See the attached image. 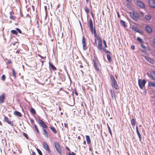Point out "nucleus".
Here are the masks:
<instances>
[{
  "mask_svg": "<svg viewBox=\"0 0 155 155\" xmlns=\"http://www.w3.org/2000/svg\"><path fill=\"white\" fill-rule=\"evenodd\" d=\"M88 24L89 26L91 33L92 34H94V36L96 38L94 39V41L95 43L97 45V40L98 41H102V38L99 35H97L96 29L94 27V28L93 27V21L91 18L89 19V21H88Z\"/></svg>",
  "mask_w": 155,
  "mask_h": 155,
  "instance_id": "f257e3e1",
  "label": "nucleus"
},
{
  "mask_svg": "<svg viewBox=\"0 0 155 155\" xmlns=\"http://www.w3.org/2000/svg\"><path fill=\"white\" fill-rule=\"evenodd\" d=\"M38 123L42 127L43 135L45 138H48V133L46 130L48 128V126L43 121L40 119L38 120Z\"/></svg>",
  "mask_w": 155,
  "mask_h": 155,
  "instance_id": "f03ea898",
  "label": "nucleus"
},
{
  "mask_svg": "<svg viewBox=\"0 0 155 155\" xmlns=\"http://www.w3.org/2000/svg\"><path fill=\"white\" fill-rule=\"evenodd\" d=\"M110 79L111 82V85L116 90L119 89V86L115 80L114 76L113 75L110 76Z\"/></svg>",
  "mask_w": 155,
  "mask_h": 155,
  "instance_id": "7ed1b4c3",
  "label": "nucleus"
},
{
  "mask_svg": "<svg viewBox=\"0 0 155 155\" xmlns=\"http://www.w3.org/2000/svg\"><path fill=\"white\" fill-rule=\"evenodd\" d=\"M93 61L94 63V66L95 69L98 71L99 70V66L100 65V62L97 57L96 56H94Z\"/></svg>",
  "mask_w": 155,
  "mask_h": 155,
  "instance_id": "20e7f679",
  "label": "nucleus"
},
{
  "mask_svg": "<svg viewBox=\"0 0 155 155\" xmlns=\"http://www.w3.org/2000/svg\"><path fill=\"white\" fill-rule=\"evenodd\" d=\"M130 15L131 18L135 21H137V19L140 17L139 14L135 12H130Z\"/></svg>",
  "mask_w": 155,
  "mask_h": 155,
  "instance_id": "39448f33",
  "label": "nucleus"
},
{
  "mask_svg": "<svg viewBox=\"0 0 155 155\" xmlns=\"http://www.w3.org/2000/svg\"><path fill=\"white\" fill-rule=\"evenodd\" d=\"M54 146L56 150L60 154H61V147L59 144V142H54Z\"/></svg>",
  "mask_w": 155,
  "mask_h": 155,
  "instance_id": "423d86ee",
  "label": "nucleus"
},
{
  "mask_svg": "<svg viewBox=\"0 0 155 155\" xmlns=\"http://www.w3.org/2000/svg\"><path fill=\"white\" fill-rule=\"evenodd\" d=\"M146 81L145 79L141 80L139 79L138 80V83L141 89H143L145 87V84L146 83Z\"/></svg>",
  "mask_w": 155,
  "mask_h": 155,
  "instance_id": "0eeeda50",
  "label": "nucleus"
},
{
  "mask_svg": "<svg viewBox=\"0 0 155 155\" xmlns=\"http://www.w3.org/2000/svg\"><path fill=\"white\" fill-rule=\"evenodd\" d=\"M6 94L5 93L0 95V104H2L5 102L6 98Z\"/></svg>",
  "mask_w": 155,
  "mask_h": 155,
  "instance_id": "6e6552de",
  "label": "nucleus"
},
{
  "mask_svg": "<svg viewBox=\"0 0 155 155\" xmlns=\"http://www.w3.org/2000/svg\"><path fill=\"white\" fill-rule=\"evenodd\" d=\"M43 147L46 151H47L49 153L50 152V150L49 147L46 142L45 141L43 142Z\"/></svg>",
  "mask_w": 155,
  "mask_h": 155,
  "instance_id": "1a4fd4ad",
  "label": "nucleus"
},
{
  "mask_svg": "<svg viewBox=\"0 0 155 155\" xmlns=\"http://www.w3.org/2000/svg\"><path fill=\"white\" fill-rule=\"evenodd\" d=\"M82 43L83 44V48L84 50H86L87 48L86 46L87 44L86 42V39L84 36H83L82 38Z\"/></svg>",
  "mask_w": 155,
  "mask_h": 155,
  "instance_id": "9d476101",
  "label": "nucleus"
},
{
  "mask_svg": "<svg viewBox=\"0 0 155 155\" xmlns=\"http://www.w3.org/2000/svg\"><path fill=\"white\" fill-rule=\"evenodd\" d=\"M4 121L10 125L12 126H13L14 123L13 121L10 120L8 117L5 116L4 117Z\"/></svg>",
  "mask_w": 155,
  "mask_h": 155,
  "instance_id": "9b49d317",
  "label": "nucleus"
},
{
  "mask_svg": "<svg viewBox=\"0 0 155 155\" xmlns=\"http://www.w3.org/2000/svg\"><path fill=\"white\" fill-rule=\"evenodd\" d=\"M136 4L137 6L139 7L140 8H145L144 4L139 1L137 0V1Z\"/></svg>",
  "mask_w": 155,
  "mask_h": 155,
  "instance_id": "f8f14e48",
  "label": "nucleus"
},
{
  "mask_svg": "<svg viewBox=\"0 0 155 155\" xmlns=\"http://www.w3.org/2000/svg\"><path fill=\"white\" fill-rule=\"evenodd\" d=\"M132 29L134 31L137 32H139L141 34H142L143 33L142 31L141 30L137 27H132Z\"/></svg>",
  "mask_w": 155,
  "mask_h": 155,
  "instance_id": "ddd939ff",
  "label": "nucleus"
},
{
  "mask_svg": "<svg viewBox=\"0 0 155 155\" xmlns=\"http://www.w3.org/2000/svg\"><path fill=\"white\" fill-rule=\"evenodd\" d=\"M150 6L153 8H155V2L153 0H149L148 2Z\"/></svg>",
  "mask_w": 155,
  "mask_h": 155,
  "instance_id": "4468645a",
  "label": "nucleus"
},
{
  "mask_svg": "<svg viewBox=\"0 0 155 155\" xmlns=\"http://www.w3.org/2000/svg\"><path fill=\"white\" fill-rule=\"evenodd\" d=\"M110 92L111 94L112 99L115 100H116V97L115 93L113 89H111L110 90Z\"/></svg>",
  "mask_w": 155,
  "mask_h": 155,
  "instance_id": "2eb2a0df",
  "label": "nucleus"
},
{
  "mask_svg": "<svg viewBox=\"0 0 155 155\" xmlns=\"http://www.w3.org/2000/svg\"><path fill=\"white\" fill-rule=\"evenodd\" d=\"M145 29L146 31L148 33H151L152 31V28L149 26L147 25L146 26Z\"/></svg>",
  "mask_w": 155,
  "mask_h": 155,
  "instance_id": "dca6fc26",
  "label": "nucleus"
},
{
  "mask_svg": "<svg viewBox=\"0 0 155 155\" xmlns=\"http://www.w3.org/2000/svg\"><path fill=\"white\" fill-rule=\"evenodd\" d=\"M149 77L152 79L155 80V71H152L150 73Z\"/></svg>",
  "mask_w": 155,
  "mask_h": 155,
  "instance_id": "f3484780",
  "label": "nucleus"
},
{
  "mask_svg": "<svg viewBox=\"0 0 155 155\" xmlns=\"http://www.w3.org/2000/svg\"><path fill=\"white\" fill-rule=\"evenodd\" d=\"M97 48L99 50H102L103 48L102 47V41H98Z\"/></svg>",
  "mask_w": 155,
  "mask_h": 155,
  "instance_id": "a211bd4d",
  "label": "nucleus"
},
{
  "mask_svg": "<svg viewBox=\"0 0 155 155\" xmlns=\"http://www.w3.org/2000/svg\"><path fill=\"white\" fill-rule=\"evenodd\" d=\"M49 67H51V69L54 71H55L57 70L56 68L50 62H49Z\"/></svg>",
  "mask_w": 155,
  "mask_h": 155,
  "instance_id": "6ab92c4d",
  "label": "nucleus"
},
{
  "mask_svg": "<svg viewBox=\"0 0 155 155\" xmlns=\"http://www.w3.org/2000/svg\"><path fill=\"white\" fill-rule=\"evenodd\" d=\"M145 59L148 62L150 63L151 64H153V61L152 59L149 58L148 57H145Z\"/></svg>",
  "mask_w": 155,
  "mask_h": 155,
  "instance_id": "aec40b11",
  "label": "nucleus"
},
{
  "mask_svg": "<svg viewBox=\"0 0 155 155\" xmlns=\"http://www.w3.org/2000/svg\"><path fill=\"white\" fill-rule=\"evenodd\" d=\"M14 114L15 115L20 117H21L22 116L20 112L17 111H15L14 112Z\"/></svg>",
  "mask_w": 155,
  "mask_h": 155,
  "instance_id": "412c9836",
  "label": "nucleus"
},
{
  "mask_svg": "<svg viewBox=\"0 0 155 155\" xmlns=\"http://www.w3.org/2000/svg\"><path fill=\"white\" fill-rule=\"evenodd\" d=\"M151 15L149 14L146 15L145 16V18L147 20H150L151 19Z\"/></svg>",
  "mask_w": 155,
  "mask_h": 155,
  "instance_id": "4be33fe9",
  "label": "nucleus"
},
{
  "mask_svg": "<svg viewBox=\"0 0 155 155\" xmlns=\"http://www.w3.org/2000/svg\"><path fill=\"white\" fill-rule=\"evenodd\" d=\"M86 140L87 141V143L89 144L91 143V140L89 136H86Z\"/></svg>",
  "mask_w": 155,
  "mask_h": 155,
  "instance_id": "5701e85b",
  "label": "nucleus"
},
{
  "mask_svg": "<svg viewBox=\"0 0 155 155\" xmlns=\"http://www.w3.org/2000/svg\"><path fill=\"white\" fill-rule=\"evenodd\" d=\"M49 128L52 130L54 133L56 134L57 133V131L55 129L53 126L50 127Z\"/></svg>",
  "mask_w": 155,
  "mask_h": 155,
  "instance_id": "b1692460",
  "label": "nucleus"
},
{
  "mask_svg": "<svg viewBox=\"0 0 155 155\" xmlns=\"http://www.w3.org/2000/svg\"><path fill=\"white\" fill-rule=\"evenodd\" d=\"M33 125L36 131H37V133L39 134L40 133V131L38 129V128L37 127V126L35 124H33Z\"/></svg>",
  "mask_w": 155,
  "mask_h": 155,
  "instance_id": "393cba45",
  "label": "nucleus"
},
{
  "mask_svg": "<svg viewBox=\"0 0 155 155\" xmlns=\"http://www.w3.org/2000/svg\"><path fill=\"white\" fill-rule=\"evenodd\" d=\"M131 123L132 126H135V125L136 121L134 118H133L131 120Z\"/></svg>",
  "mask_w": 155,
  "mask_h": 155,
  "instance_id": "a878e982",
  "label": "nucleus"
},
{
  "mask_svg": "<svg viewBox=\"0 0 155 155\" xmlns=\"http://www.w3.org/2000/svg\"><path fill=\"white\" fill-rule=\"evenodd\" d=\"M12 75L14 76V78H16V73L15 71V70L13 68H12Z\"/></svg>",
  "mask_w": 155,
  "mask_h": 155,
  "instance_id": "bb28decb",
  "label": "nucleus"
},
{
  "mask_svg": "<svg viewBox=\"0 0 155 155\" xmlns=\"http://www.w3.org/2000/svg\"><path fill=\"white\" fill-rule=\"evenodd\" d=\"M149 85L155 87V82H150L149 83Z\"/></svg>",
  "mask_w": 155,
  "mask_h": 155,
  "instance_id": "cd10ccee",
  "label": "nucleus"
},
{
  "mask_svg": "<svg viewBox=\"0 0 155 155\" xmlns=\"http://www.w3.org/2000/svg\"><path fill=\"white\" fill-rule=\"evenodd\" d=\"M84 10L85 12L87 13L88 14L90 12V10L89 8L87 7V6H85Z\"/></svg>",
  "mask_w": 155,
  "mask_h": 155,
  "instance_id": "c85d7f7f",
  "label": "nucleus"
},
{
  "mask_svg": "<svg viewBox=\"0 0 155 155\" xmlns=\"http://www.w3.org/2000/svg\"><path fill=\"white\" fill-rule=\"evenodd\" d=\"M110 55H111V54H107V58L108 61L109 62H111V59Z\"/></svg>",
  "mask_w": 155,
  "mask_h": 155,
  "instance_id": "c756f323",
  "label": "nucleus"
},
{
  "mask_svg": "<svg viewBox=\"0 0 155 155\" xmlns=\"http://www.w3.org/2000/svg\"><path fill=\"white\" fill-rule=\"evenodd\" d=\"M11 32L12 34L15 35H18V32L15 30H12L11 31Z\"/></svg>",
  "mask_w": 155,
  "mask_h": 155,
  "instance_id": "7c9ffc66",
  "label": "nucleus"
},
{
  "mask_svg": "<svg viewBox=\"0 0 155 155\" xmlns=\"http://www.w3.org/2000/svg\"><path fill=\"white\" fill-rule=\"evenodd\" d=\"M102 50H103L106 53H109L110 54H111V53L110 51H109L106 50V48H103Z\"/></svg>",
  "mask_w": 155,
  "mask_h": 155,
  "instance_id": "2f4dec72",
  "label": "nucleus"
},
{
  "mask_svg": "<svg viewBox=\"0 0 155 155\" xmlns=\"http://www.w3.org/2000/svg\"><path fill=\"white\" fill-rule=\"evenodd\" d=\"M31 112L33 114H35L36 113L35 110L32 107H31Z\"/></svg>",
  "mask_w": 155,
  "mask_h": 155,
  "instance_id": "473e14b6",
  "label": "nucleus"
},
{
  "mask_svg": "<svg viewBox=\"0 0 155 155\" xmlns=\"http://www.w3.org/2000/svg\"><path fill=\"white\" fill-rule=\"evenodd\" d=\"M120 23L121 25H122L124 27H126L125 22L124 21L121 20L120 21Z\"/></svg>",
  "mask_w": 155,
  "mask_h": 155,
  "instance_id": "72a5a7b5",
  "label": "nucleus"
},
{
  "mask_svg": "<svg viewBox=\"0 0 155 155\" xmlns=\"http://www.w3.org/2000/svg\"><path fill=\"white\" fill-rule=\"evenodd\" d=\"M103 43H104V47H103V48H107V45L106 41L105 40H103Z\"/></svg>",
  "mask_w": 155,
  "mask_h": 155,
  "instance_id": "f704fd0d",
  "label": "nucleus"
},
{
  "mask_svg": "<svg viewBox=\"0 0 155 155\" xmlns=\"http://www.w3.org/2000/svg\"><path fill=\"white\" fill-rule=\"evenodd\" d=\"M107 125L108 128L109 133H110V135L112 136V132H111V130L110 127H109V125L108 124H107Z\"/></svg>",
  "mask_w": 155,
  "mask_h": 155,
  "instance_id": "c9c22d12",
  "label": "nucleus"
},
{
  "mask_svg": "<svg viewBox=\"0 0 155 155\" xmlns=\"http://www.w3.org/2000/svg\"><path fill=\"white\" fill-rule=\"evenodd\" d=\"M36 150L39 155H43L42 153L40 150L38 148H37L36 149Z\"/></svg>",
  "mask_w": 155,
  "mask_h": 155,
  "instance_id": "e433bc0d",
  "label": "nucleus"
},
{
  "mask_svg": "<svg viewBox=\"0 0 155 155\" xmlns=\"http://www.w3.org/2000/svg\"><path fill=\"white\" fill-rule=\"evenodd\" d=\"M137 40L140 43H142L143 42L142 40L139 37H137Z\"/></svg>",
  "mask_w": 155,
  "mask_h": 155,
  "instance_id": "4c0bfd02",
  "label": "nucleus"
},
{
  "mask_svg": "<svg viewBox=\"0 0 155 155\" xmlns=\"http://www.w3.org/2000/svg\"><path fill=\"white\" fill-rule=\"evenodd\" d=\"M137 134L139 138V140L140 141H141V135H140V133L139 132H137Z\"/></svg>",
  "mask_w": 155,
  "mask_h": 155,
  "instance_id": "58836bf2",
  "label": "nucleus"
},
{
  "mask_svg": "<svg viewBox=\"0 0 155 155\" xmlns=\"http://www.w3.org/2000/svg\"><path fill=\"white\" fill-rule=\"evenodd\" d=\"M1 78L2 81H4L6 78L5 76V75H3L1 77Z\"/></svg>",
  "mask_w": 155,
  "mask_h": 155,
  "instance_id": "ea45409f",
  "label": "nucleus"
},
{
  "mask_svg": "<svg viewBox=\"0 0 155 155\" xmlns=\"http://www.w3.org/2000/svg\"><path fill=\"white\" fill-rule=\"evenodd\" d=\"M10 18L13 20H15V18L11 14H10Z\"/></svg>",
  "mask_w": 155,
  "mask_h": 155,
  "instance_id": "a19ab883",
  "label": "nucleus"
},
{
  "mask_svg": "<svg viewBox=\"0 0 155 155\" xmlns=\"http://www.w3.org/2000/svg\"><path fill=\"white\" fill-rule=\"evenodd\" d=\"M23 135H24V136L26 138V139H28V135H27V134H26L24 132L23 133Z\"/></svg>",
  "mask_w": 155,
  "mask_h": 155,
  "instance_id": "79ce46f5",
  "label": "nucleus"
},
{
  "mask_svg": "<svg viewBox=\"0 0 155 155\" xmlns=\"http://www.w3.org/2000/svg\"><path fill=\"white\" fill-rule=\"evenodd\" d=\"M16 30L20 34H21L22 33L21 31L18 28H16Z\"/></svg>",
  "mask_w": 155,
  "mask_h": 155,
  "instance_id": "37998d69",
  "label": "nucleus"
},
{
  "mask_svg": "<svg viewBox=\"0 0 155 155\" xmlns=\"http://www.w3.org/2000/svg\"><path fill=\"white\" fill-rule=\"evenodd\" d=\"M67 155H76L74 152H72V153H69Z\"/></svg>",
  "mask_w": 155,
  "mask_h": 155,
  "instance_id": "c03bdc74",
  "label": "nucleus"
},
{
  "mask_svg": "<svg viewBox=\"0 0 155 155\" xmlns=\"http://www.w3.org/2000/svg\"><path fill=\"white\" fill-rule=\"evenodd\" d=\"M7 63L8 64H11L12 63V61H11V60H8V61H7Z\"/></svg>",
  "mask_w": 155,
  "mask_h": 155,
  "instance_id": "a18cd8bd",
  "label": "nucleus"
},
{
  "mask_svg": "<svg viewBox=\"0 0 155 155\" xmlns=\"http://www.w3.org/2000/svg\"><path fill=\"white\" fill-rule=\"evenodd\" d=\"M131 48L133 50H134L135 49V46L134 45H132L131 46Z\"/></svg>",
  "mask_w": 155,
  "mask_h": 155,
  "instance_id": "49530a36",
  "label": "nucleus"
},
{
  "mask_svg": "<svg viewBox=\"0 0 155 155\" xmlns=\"http://www.w3.org/2000/svg\"><path fill=\"white\" fill-rule=\"evenodd\" d=\"M140 45H141V47H142L143 48H144V49L146 48L145 46L143 44H141Z\"/></svg>",
  "mask_w": 155,
  "mask_h": 155,
  "instance_id": "de8ad7c7",
  "label": "nucleus"
},
{
  "mask_svg": "<svg viewBox=\"0 0 155 155\" xmlns=\"http://www.w3.org/2000/svg\"><path fill=\"white\" fill-rule=\"evenodd\" d=\"M64 127L66 128H68V125L65 123H64Z\"/></svg>",
  "mask_w": 155,
  "mask_h": 155,
  "instance_id": "09e8293b",
  "label": "nucleus"
},
{
  "mask_svg": "<svg viewBox=\"0 0 155 155\" xmlns=\"http://www.w3.org/2000/svg\"><path fill=\"white\" fill-rule=\"evenodd\" d=\"M30 121H31V123H32L33 124H34V123H35L33 119H31Z\"/></svg>",
  "mask_w": 155,
  "mask_h": 155,
  "instance_id": "8fccbe9b",
  "label": "nucleus"
},
{
  "mask_svg": "<svg viewBox=\"0 0 155 155\" xmlns=\"http://www.w3.org/2000/svg\"><path fill=\"white\" fill-rule=\"evenodd\" d=\"M38 56L40 57H41V58L42 59H44L45 58L44 57H43V56H41V55H40V54H38Z\"/></svg>",
  "mask_w": 155,
  "mask_h": 155,
  "instance_id": "3c124183",
  "label": "nucleus"
},
{
  "mask_svg": "<svg viewBox=\"0 0 155 155\" xmlns=\"http://www.w3.org/2000/svg\"><path fill=\"white\" fill-rule=\"evenodd\" d=\"M31 8H32V9H33V11H35V7H34V6L33 5H32L31 6Z\"/></svg>",
  "mask_w": 155,
  "mask_h": 155,
  "instance_id": "603ef678",
  "label": "nucleus"
},
{
  "mask_svg": "<svg viewBox=\"0 0 155 155\" xmlns=\"http://www.w3.org/2000/svg\"><path fill=\"white\" fill-rule=\"evenodd\" d=\"M136 130L137 133L139 132V130H138V127L137 126L136 127Z\"/></svg>",
  "mask_w": 155,
  "mask_h": 155,
  "instance_id": "864d4df0",
  "label": "nucleus"
},
{
  "mask_svg": "<svg viewBox=\"0 0 155 155\" xmlns=\"http://www.w3.org/2000/svg\"><path fill=\"white\" fill-rule=\"evenodd\" d=\"M31 155H36V153L34 151H33Z\"/></svg>",
  "mask_w": 155,
  "mask_h": 155,
  "instance_id": "5fc2aeb1",
  "label": "nucleus"
},
{
  "mask_svg": "<svg viewBox=\"0 0 155 155\" xmlns=\"http://www.w3.org/2000/svg\"><path fill=\"white\" fill-rule=\"evenodd\" d=\"M153 45H155V39H153Z\"/></svg>",
  "mask_w": 155,
  "mask_h": 155,
  "instance_id": "6e6d98bb",
  "label": "nucleus"
},
{
  "mask_svg": "<svg viewBox=\"0 0 155 155\" xmlns=\"http://www.w3.org/2000/svg\"><path fill=\"white\" fill-rule=\"evenodd\" d=\"M117 16H118V18H120V15L119 14V13L118 12H117Z\"/></svg>",
  "mask_w": 155,
  "mask_h": 155,
  "instance_id": "4d7b16f0",
  "label": "nucleus"
},
{
  "mask_svg": "<svg viewBox=\"0 0 155 155\" xmlns=\"http://www.w3.org/2000/svg\"><path fill=\"white\" fill-rule=\"evenodd\" d=\"M91 16L93 17V18H94V15L93 13L92 12H91Z\"/></svg>",
  "mask_w": 155,
  "mask_h": 155,
  "instance_id": "13d9d810",
  "label": "nucleus"
},
{
  "mask_svg": "<svg viewBox=\"0 0 155 155\" xmlns=\"http://www.w3.org/2000/svg\"><path fill=\"white\" fill-rule=\"evenodd\" d=\"M75 94L77 95V96H78V93L77 91H75Z\"/></svg>",
  "mask_w": 155,
  "mask_h": 155,
  "instance_id": "bf43d9fd",
  "label": "nucleus"
},
{
  "mask_svg": "<svg viewBox=\"0 0 155 155\" xmlns=\"http://www.w3.org/2000/svg\"><path fill=\"white\" fill-rule=\"evenodd\" d=\"M66 149H67V150H70V149H69L68 148V147H66Z\"/></svg>",
  "mask_w": 155,
  "mask_h": 155,
  "instance_id": "052dcab7",
  "label": "nucleus"
},
{
  "mask_svg": "<svg viewBox=\"0 0 155 155\" xmlns=\"http://www.w3.org/2000/svg\"><path fill=\"white\" fill-rule=\"evenodd\" d=\"M59 111H61V108L60 107H59Z\"/></svg>",
  "mask_w": 155,
  "mask_h": 155,
  "instance_id": "680f3d73",
  "label": "nucleus"
},
{
  "mask_svg": "<svg viewBox=\"0 0 155 155\" xmlns=\"http://www.w3.org/2000/svg\"><path fill=\"white\" fill-rule=\"evenodd\" d=\"M0 126H2V122H1V121H0Z\"/></svg>",
  "mask_w": 155,
  "mask_h": 155,
  "instance_id": "e2e57ef3",
  "label": "nucleus"
},
{
  "mask_svg": "<svg viewBox=\"0 0 155 155\" xmlns=\"http://www.w3.org/2000/svg\"><path fill=\"white\" fill-rule=\"evenodd\" d=\"M89 1L90 0H86L87 3H88Z\"/></svg>",
  "mask_w": 155,
  "mask_h": 155,
  "instance_id": "0e129e2a",
  "label": "nucleus"
},
{
  "mask_svg": "<svg viewBox=\"0 0 155 155\" xmlns=\"http://www.w3.org/2000/svg\"><path fill=\"white\" fill-rule=\"evenodd\" d=\"M86 142L85 141V140H84V144H86Z\"/></svg>",
  "mask_w": 155,
  "mask_h": 155,
  "instance_id": "69168bd1",
  "label": "nucleus"
},
{
  "mask_svg": "<svg viewBox=\"0 0 155 155\" xmlns=\"http://www.w3.org/2000/svg\"><path fill=\"white\" fill-rule=\"evenodd\" d=\"M80 68H82L83 67V66L82 65H80Z\"/></svg>",
  "mask_w": 155,
  "mask_h": 155,
  "instance_id": "338daca9",
  "label": "nucleus"
},
{
  "mask_svg": "<svg viewBox=\"0 0 155 155\" xmlns=\"http://www.w3.org/2000/svg\"><path fill=\"white\" fill-rule=\"evenodd\" d=\"M29 10V8H28V9H27V11H28Z\"/></svg>",
  "mask_w": 155,
  "mask_h": 155,
  "instance_id": "774afa93",
  "label": "nucleus"
}]
</instances>
